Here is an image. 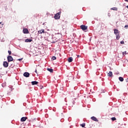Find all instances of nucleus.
<instances>
[{
  "label": "nucleus",
  "instance_id": "obj_5",
  "mask_svg": "<svg viewBox=\"0 0 128 128\" xmlns=\"http://www.w3.org/2000/svg\"><path fill=\"white\" fill-rule=\"evenodd\" d=\"M23 32L24 34H28L29 32H28V28H24L23 29Z\"/></svg>",
  "mask_w": 128,
  "mask_h": 128
},
{
  "label": "nucleus",
  "instance_id": "obj_20",
  "mask_svg": "<svg viewBox=\"0 0 128 128\" xmlns=\"http://www.w3.org/2000/svg\"><path fill=\"white\" fill-rule=\"evenodd\" d=\"M52 60H56V57L53 56L52 57Z\"/></svg>",
  "mask_w": 128,
  "mask_h": 128
},
{
  "label": "nucleus",
  "instance_id": "obj_28",
  "mask_svg": "<svg viewBox=\"0 0 128 128\" xmlns=\"http://www.w3.org/2000/svg\"><path fill=\"white\" fill-rule=\"evenodd\" d=\"M108 16H110V13H108Z\"/></svg>",
  "mask_w": 128,
  "mask_h": 128
},
{
  "label": "nucleus",
  "instance_id": "obj_8",
  "mask_svg": "<svg viewBox=\"0 0 128 128\" xmlns=\"http://www.w3.org/2000/svg\"><path fill=\"white\" fill-rule=\"evenodd\" d=\"M28 120V117H22L21 118V122H26Z\"/></svg>",
  "mask_w": 128,
  "mask_h": 128
},
{
  "label": "nucleus",
  "instance_id": "obj_33",
  "mask_svg": "<svg viewBox=\"0 0 128 128\" xmlns=\"http://www.w3.org/2000/svg\"><path fill=\"white\" fill-rule=\"evenodd\" d=\"M127 80H128V79H127Z\"/></svg>",
  "mask_w": 128,
  "mask_h": 128
},
{
  "label": "nucleus",
  "instance_id": "obj_9",
  "mask_svg": "<svg viewBox=\"0 0 128 128\" xmlns=\"http://www.w3.org/2000/svg\"><path fill=\"white\" fill-rule=\"evenodd\" d=\"M114 34H120V31H118V29H114Z\"/></svg>",
  "mask_w": 128,
  "mask_h": 128
},
{
  "label": "nucleus",
  "instance_id": "obj_31",
  "mask_svg": "<svg viewBox=\"0 0 128 128\" xmlns=\"http://www.w3.org/2000/svg\"><path fill=\"white\" fill-rule=\"evenodd\" d=\"M125 2H128V0H124Z\"/></svg>",
  "mask_w": 128,
  "mask_h": 128
},
{
  "label": "nucleus",
  "instance_id": "obj_7",
  "mask_svg": "<svg viewBox=\"0 0 128 128\" xmlns=\"http://www.w3.org/2000/svg\"><path fill=\"white\" fill-rule=\"evenodd\" d=\"M91 120H94V122H98V118H96L94 116L91 117Z\"/></svg>",
  "mask_w": 128,
  "mask_h": 128
},
{
  "label": "nucleus",
  "instance_id": "obj_24",
  "mask_svg": "<svg viewBox=\"0 0 128 128\" xmlns=\"http://www.w3.org/2000/svg\"><path fill=\"white\" fill-rule=\"evenodd\" d=\"M3 26V24H2V22H0V28H2Z\"/></svg>",
  "mask_w": 128,
  "mask_h": 128
},
{
  "label": "nucleus",
  "instance_id": "obj_12",
  "mask_svg": "<svg viewBox=\"0 0 128 128\" xmlns=\"http://www.w3.org/2000/svg\"><path fill=\"white\" fill-rule=\"evenodd\" d=\"M108 76H110V78H112V72H109L108 73Z\"/></svg>",
  "mask_w": 128,
  "mask_h": 128
},
{
  "label": "nucleus",
  "instance_id": "obj_16",
  "mask_svg": "<svg viewBox=\"0 0 128 128\" xmlns=\"http://www.w3.org/2000/svg\"><path fill=\"white\" fill-rule=\"evenodd\" d=\"M47 70H48V72H54V70L52 69V68H47Z\"/></svg>",
  "mask_w": 128,
  "mask_h": 128
},
{
  "label": "nucleus",
  "instance_id": "obj_22",
  "mask_svg": "<svg viewBox=\"0 0 128 128\" xmlns=\"http://www.w3.org/2000/svg\"><path fill=\"white\" fill-rule=\"evenodd\" d=\"M82 128H84V126H86V124H81Z\"/></svg>",
  "mask_w": 128,
  "mask_h": 128
},
{
  "label": "nucleus",
  "instance_id": "obj_11",
  "mask_svg": "<svg viewBox=\"0 0 128 128\" xmlns=\"http://www.w3.org/2000/svg\"><path fill=\"white\" fill-rule=\"evenodd\" d=\"M116 40H118L120 38V33L118 34H116Z\"/></svg>",
  "mask_w": 128,
  "mask_h": 128
},
{
  "label": "nucleus",
  "instance_id": "obj_10",
  "mask_svg": "<svg viewBox=\"0 0 128 128\" xmlns=\"http://www.w3.org/2000/svg\"><path fill=\"white\" fill-rule=\"evenodd\" d=\"M38 34H45L44 29H42L38 31Z\"/></svg>",
  "mask_w": 128,
  "mask_h": 128
},
{
  "label": "nucleus",
  "instance_id": "obj_3",
  "mask_svg": "<svg viewBox=\"0 0 128 128\" xmlns=\"http://www.w3.org/2000/svg\"><path fill=\"white\" fill-rule=\"evenodd\" d=\"M80 28H82V30H88V26H86L84 25H82L80 26Z\"/></svg>",
  "mask_w": 128,
  "mask_h": 128
},
{
  "label": "nucleus",
  "instance_id": "obj_27",
  "mask_svg": "<svg viewBox=\"0 0 128 128\" xmlns=\"http://www.w3.org/2000/svg\"><path fill=\"white\" fill-rule=\"evenodd\" d=\"M128 28V25H126L124 26V28Z\"/></svg>",
  "mask_w": 128,
  "mask_h": 128
},
{
  "label": "nucleus",
  "instance_id": "obj_21",
  "mask_svg": "<svg viewBox=\"0 0 128 128\" xmlns=\"http://www.w3.org/2000/svg\"><path fill=\"white\" fill-rule=\"evenodd\" d=\"M122 54H123V56H124V54H127L126 52L125 51V52H122Z\"/></svg>",
  "mask_w": 128,
  "mask_h": 128
},
{
  "label": "nucleus",
  "instance_id": "obj_2",
  "mask_svg": "<svg viewBox=\"0 0 128 128\" xmlns=\"http://www.w3.org/2000/svg\"><path fill=\"white\" fill-rule=\"evenodd\" d=\"M7 60L8 62H12L14 60V58L11 56H9L7 57Z\"/></svg>",
  "mask_w": 128,
  "mask_h": 128
},
{
  "label": "nucleus",
  "instance_id": "obj_6",
  "mask_svg": "<svg viewBox=\"0 0 128 128\" xmlns=\"http://www.w3.org/2000/svg\"><path fill=\"white\" fill-rule=\"evenodd\" d=\"M24 76L26 77V78H28L30 76V73L28 72H25L24 74Z\"/></svg>",
  "mask_w": 128,
  "mask_h": 128
},
{
  "label": "nucleus",
  "instance_id": "obj_23",
  "mask_svg": "<svg viewBox=\"0 0 128 128\" xmlns=\"http://www.w3.org/2000/svg\"><path fill=\"white\" fill-rule=\"evenodd\" d=\"M120 44H124V41H121V42H120Z\"/></svg>",
  "mask_w": 128,
  "mask_h": 128
},
{
  "label": "nucleus",
  "instance_id": "obj_4",
  "mask_svg": "<svg viewBox=\"0 0 128 128\" xmlns=\"http://www.w3.org/2000/svg\"><path fill=\"white\" fill-rule=\"evenodd\" d=\"M3 66L4 68H8V62L6 61L4 62L3 63Z\"/></svg>",
  "mask_w": 128,
  "mask_h": 128
},
{
  "label": "nucleus",
  "instance_id": "obj_17",
  "mask_svg": "<svg viewBox=\"0 0 128 128\" xmlns=\"http://www.w3.org/2000/svg\"><path fill=\"white\" fill-rule=\"evenodd\" d=\"M119 80H120V82H124V78L122 77H120Z\"/></svg>",
  "mask_w": 128,
  "mask_h": 128
},
{
  "label": "nucleus",
  "instance_id": "obj_25",
  "mask_svg": "<svg viewBox=\"0 0 128 128\" xmlns=\"http://www.w3.org/2000/svg\"><path fill=\"white\" fill-rule=\"evenodd\" d=\"M8 53L9 54H12V51L8 50Z\"/></svg>",
  "mask_w": 128,
  "mask_h": 128
},
{
  "label": "nucleus",
  "instance_id": "obj_26",
  "mask_svg": "<svg viewBox=\"0 0 128 128\" xmlns=\"http://www.w3.org/2000/svg\"><path fill=\"white\" fill-rule=\"evenodd\" d=\"M18 60H19V62H20L21 60H22V58L18 59Z\"/></svg>",
  "mask_w": 128,
  "mask_h": 128
},
{
  "label": "nucleus",
  "instance_id": "obj_15",
  "mask_svg": "<svg viewBox=\"0 0 128 128\" xmlns=\"http://www.w3.org/2000/svg\"><path fill=\"white\" fill-rule=\"evenodd\" d=\"M68 62H72V57H70L68 58Z\"/></svg>",
  "mask_w": 128,
  "mask_h": 128
},
{
  "label": "nucleus",
  "instance_id": "obj_29",
  "mask_svg": "<svg viewBox=\"0 0 128 128\" xmlns=\"http://www.w3.org/2000/svg\"><path fill=\"white\" fill-rule=\"evenodd\" d=\"M35 72H36V74H38V70H36Z\"/></svg>",
  "mask_w": 128,
  "mask_h": 128
},
{
  "label": "nucleus",
  "instance_id": "obj_32",
  "mask_svg": "<svg viewBox=\"0 0 128 128\" xmlns=\"http://www.w3.org/2000/svg\"><path fill=\"white\" fill-rule=\"evenodd\" d=\"M126 8H128V6H126Z\"/></svg>",
  "mask_w": 128,
  "mask_h": 128
},
{
  "label": "nucleus",
  "instance_id": "obj_18",
  "mask_svg": "<svg viewBox=\"0 0 128 128\" xmlns=\"http://www.w3.org/2000/svg\"><path fill=\"white\" fill-rule=\"evenodd\" d=\"M110 10H118V8H111Z\"/></svg>",
  "mask_w": 128,
  "mask_h": 128
},
{
  "label": "nucleus",
  "instance_id": "obj_13",
  "mask_svg": "<svg viewBox=\"0 0 128 128\" xmlns=\"http://www.w3.org/2000/svg\"><path fill=\"white\" fill-rule=\"evenodd\" d=\"M38 84V82L36 81H33L32 82V86H34V84Z\"/></svg>",
  "mask_w": 128,
  "mask_h": 128
},
{
  "label": "nucleus",
  "instance_id": "obj_19",
  "mask_svg": "<svg viewBox=\"0 0 128 128\" xmlns=\"http://www.w3.org/2000/svg\"><path fill=\"white\" fill-rule=\"evenodd\" d=\"M111 120H116V118L115 117H113V118H111Z\"/></svg>",
  "mask_w": 128,
  "mask_h": 128
},
{
  "label": "nucleus",
  "instance_id": "obj_14",
  "mask_svg": "<svg viewBox=\"0 0 128 128\" xmlns=\"http://www.w3.org/2000/svg\"><path fill=\"white\" fill-rule=\"evenodd\" d=\"M32 40H30V39H26L25 40V42H32Z\"/></svg>",
  "mask_w": 128,
  "mask_h": 128
},
{
  "label": "nucleus",
  "instance_id": "obj_1",
  "mask_svg": "<svg viewBox=\"0 0 128 128\" xmlns=\"http://www.w3.org/2000/svg\"><path fill=\"white\" fill-rule=\"evenodd\" d=\"M61 14L62 12H59L56 13L54 16L55 20H60V18Z\"/></svg>",
  "mask_w": 128,
  "mask_h": 128
},
{
  "label": "nucleus",
  "instance_id": "obj_30",
  "mask_svg": "<svg viewBox=\"0 0 128 128\" xmlns=\"http://www.w3.org/2000/svg\"><path fill=\"white\" fill-rule=\"evenodd\" d=\"M77 56H78V58H80V55Z\"/></svg>",
  "mask_w": 128,
  "mask_h": 128
}]
</instances>
